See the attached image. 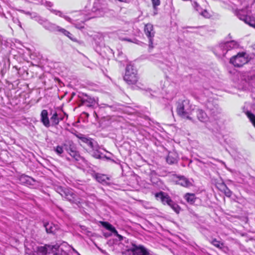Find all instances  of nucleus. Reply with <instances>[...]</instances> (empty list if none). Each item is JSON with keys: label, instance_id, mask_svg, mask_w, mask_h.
<instances>
[{"label": "nucleus", "instance_id": "obj_33", "mask_svg": "<svg viewBox=\"0 0 255 255\" xmlns=\"http://www.w3.org/2000/svg\"><path fill=\"white\" fill-rule=\"evenodd\" d=\"M55 151L58 154H61L63 152V149L62 146H57L55 149Z\"/></svg>", "mask_w": 255, "mask_h": 255}, {"label": "nucleus", "instance_id": "obj_25", "mask_svg": "<svg viewBox=\"0 0 255 255\" xmlns=\"http://www.w3.org/2000/svg\"><path fill=\"white\" fill-rule=\"evenodd\" d=\"M211 243L213 246L219 249H222L224 247V244L219 241H218L216 239H213L211 242Z\"/></svg>", "mask_w": 255, "mask_h": 255}, {"label": "nucleus", "instance_id": "obj_32", "mask_svg": "<svg viewBox=\"0 0 255 255\" xmlns=\"http://www.w3.org/2000/svg\"><path fill=\"white\" fill-rule=\"evenodd\" d=\"M192 6L194 7V9L198 12H199L202 9L196 1H194L192 2Z\"/></svg>", "mask_w": 255, "mask_h": 255}, {"label": "nucleus", "instance_id": "obj_1", "mask_svg": "<svg viewBox=\"0 0 255 255\" xmlns=\"http://www.w3.org/2000/svg\"><path fill=\"white\" fill-rule=\"evenodd\" d=\"M59 248V246L58 244L46 245L44 246L38 247L37 248V254L38 255H68L65 252L60 254Z\"/></svg>", "mask_w": 255, "mask_h": 255}, {"label": "nucleus", "instance_id": "obj_24", "mask_svg": "<svg viewBox=\"0 0 255 255\" xmlns=\"http://www.w3.org/2000/svg\"><path fill=\"white\" fill-rule=\"evenodd\" d=\"M68 188H63L61 186H57L55 187V189L56 191L60 194L62 197L64 196L65 195L66 192V190Z\"/></svg>", "mask_w": 255, "mask_h": 255}, {"label": "nucleus", "instance_id": "obj_5", "mask_svg": "<svg viewBox=\"0 0 255 255\" xmlns=\"http://www.w3.org/2000/svg\"><path fill=\"white\" fill-rule=\"evenodd\" d=\"M238 17L246 23L255 28V18L248 15V12L245 9H239L236 11Z\"/></svg>", "mask_w": 255, "mask_h": 255}, {"label": "nucleus", "instance_id": "obj_6", "mask_svg": "<svg viewBox=\"0 0 255 255\" xmlns=\"http://www.w3.org/2000/svg\"><path fill=\"white\" fill-rule=\"evenodd\" d=\"M230 63L235 67H240L248 62L247 54L245 52L239 53L230 59Z\"/></svg>", "mask_w": 255, "mask_h": 255}, {"label": "nucleus", "instance_id": "obj_7", "mask_svg": "<svg viewBox=\"0 0 255 255\" xmlns=\"http://www.w3.org/2000/svg\"><path fill=\"white\" fill-rule=\"evenodd\" d=\"M65 195L63 197L73 204L79 206L82 203V199L75 194L73 190L70 189L66 190Z\"/></svg>", "mask_w": 255, "mask_h": 255}, {"label": "nucleus", "instance_id": "obj_30", "mask_svg": "<svg viewBox=\"0 0 255 255\" xmlns=\"http://www.w3.org/2000/svg\"><path fill=\"white\" fill-rule=\"evenodd\" d=\"M202 16L205 18H210L211 16V14L207 10L202 9L199 12Z\"/></svg>", "mask_w": 255, "mask_h": 255}, {"label": "nucleus", "instance_id": "obj_16", "mask_svg": "<svg viewBox=\"0 0 255 255\" xmlns=\"http://www.w3.org/2000/svg\"><path fill=\"white\" fill-rule=\"evenodd\" d=\"M81 101L83 105L88 107L92 106L95 103V99L87 95H85L84 96L81 98Z\"/></svg>", "mask_w": 255, "mask_h": 255}, {"label": "nucleus", "instance_id": "obj_29", "mask_svg": "<svg viewBox=\"0 0 255 255\" xmlns=\"http://www.w3.org/2000/svg\"><path fill=\"white\" fill-rule=\"evenodd\" d=\"M247 115L249 119H250V121L252 122V123L253 124L254 127H255V116L252 113L248 112L247 113Z\"/></svg>", "mask_w": 255, "mask_h": 255}, {"label": "nucleus", "instance_id": "obj_3", "mask_svg": "<svg viewBox=\"0 0 255 255\" xmlns=\"http://www.w3.org/2000/svg\"><path fill=\"white\" fill-rule=\"evenodd\" d=\"M124 80L129 85L135 84L137 82V71L132 65H128L127 66Z\"/></svg>", "mask_w": 255, "mask_h": 255}, {"label": "nucleus", "instance_id": "obj_22", "mask_svg": "<svg viewBox=\"0 0 255 255\" xmlns=\"http://www.w3.org/2000/svg\"><path fill=\"white\" fill-rule=\"evenodd\" d=\"M50 10L51 12L53 13L55 15H59V16H60L61 17H63L66 20H67L70 22H72L71 19L69 17L64 15L61 11L53 9H50Z\"/></svg>", "mask_w": 255, "mask_h": 255}, {"label": "nucleus", "instance_id": "obj_2", "mask_svg": "<svg viewBox=\"0 0 255 255\" xmlns=\"http://www.w3.org/2000/svg\"><path fill=\"white\" fill-rule=\"evenodd\" d=\"M239 45L238 43L234 40L222 42L215 47V52L219 56H224L228 50L237 48Z\"/></svg>", "mask_w": 255, "mask_h": 255}, {"label": "nucleus", "instance_id": "obj_9", "mask_svg": "<svg viewBox=\"0 0 255 255\" xmlns=\"http://www.w3.org/2000/svg\"><path fill=\"white\" fill-rule=\"evenodd\" d=\"M130 250L131 251L132 255H149L148 252L142 246L132 245Z\"/></svg>", "mask_w": 255, "mask_h": 255}, {"label": "nucleus", "instance_id": "obj_14", "mask_svg": "<svg viewBox=\"0 0 255 255\" xmlns=\"http://www.w3.org/2000/svg\"><path fill=\"white\" fill-rule=\"evenodd\" d=\"M92 175L98 182L103 184H108L107 180H110V178L105 174L95 173L94 172L93 173H92Z\"/></svg>", "mask_w": 255, "mask_h": 255}, {"label": "nucleus", "instance_id": "obj_39", "mask_svg": "<svg viewBox=\"0 0 255 255\" xmlns=\"http://www.w3.org/2000/svg\"><path fill=\"white\" fill-rule=\"evenodd\" d=\"M76 27L78 28H83L84 27V26L83 25H81V26H77V25H76Z\"/></svg>", "mask_w": 255, "mask_h": 255}, {"label": "nucleus", "instance_id": "obj_28", "mask_svg": "<svg viewBox=\"0 0 255 255\" xmlns=\"http://www.w3.org/2000/svg\"><path fill=\"white\" fill-rule=\"evenodd\" d=\"M169 206L170 207H171V208L177 213H178L180 211V207L177 204H176L175 203H174L172 200V203H170L169 204Z\"/></svg>", "mask_w": 255, "mask_h": 255}, {"label": "nucleus", "instance_id": "obj_4", "mask_svg": "<svg viewBox=\"0 0 255 255\" xmlns=\"http://www.w3.org/2000/svg\"><path fill=\"white\" fill-rule=\"evenodd\" d=\"M191 105L188 100H184L179 103L177 107L178 114L183 118L191 120L189 115L190 113Z\"/></svg>", "mask_w": 255, "mask_h": 255}, {"label": "nucleus", "instance_id": "obj_34", "mask_svg": "<svg viewBox=\"0 0 255 255\" xmlns=\"http://www.w3.org/2000/svg\"><path fill=\"white\" fill-rule=\"evenodd\" d=\"M152 4L154 7L157 6H158L160 4V0H152Z\"/></svg>", "mask_w": 255, "mask_h": 255}, {"label": "nucleus", "instance_id": "obj_42", "mask_svg": "<svg viewBox=\"0 0 255 255\" xmlns=\"http://www.w3.org/2000/svg\"><path fill=\"white\" fill-rule=\"evenodd\" d=\"M118 0L120 1H121V2H124V1H126V0Z\"/></svg>", "mask_w": 255, "mask_h": 255}, {"label": "nucleus", "instance_id": "obj_27", "mask_svg": "<svg viewBox=\"0 0 255 255\" xmlns=\"http://www.w3.org/2000/svg\"><path fill=\"white\" fill-rule=\"evenodd\" d=\"M58 31L67 36L70 39H72V34L66 29L60 27Z\"/></svg>", "mask_w": 255, "mask_h": 255}, {"label": "nucleus", "instance_id": "obj_37", "mask_svg": "<svg viewBox=\"0 0 255 255\" xmlns=\"http://www.w3.org/2000/svg\"><path fill=\"white\" fill-rule=\"evenodd\" d=\"M175 160H166V161L170 164H174L175 163Z\"/></svg>", "mask_w": 255, "mask_h": 255}, {"label": "nucleus", "instance_id": "obj_10", "mask_svg": "<svg viewBox=\"0 0 255 255\" xmlns=\"http://www.w3.org/2000/svg\"><path fill=\"white\" fill-rule=\"evenodd\" d=\"M155 197L157 200H160L164 204H167L168 205L172 203V200L169 196L164 192H160L155 194Z\"/></svg>", "mask_w": 255, "mask_h": 255}, {"label": "nucleus", "instance_id": "obj_19", "mask_svg": "<svg viewBox=\"0 0 255 255\" xmlns=\"http://www.w3.org/2000/svg\"><path fill=\"white\" fill-rule=\"evenodd\" d=\"M103 225L107 230L110 231L115 235H116L118 237L120 241L123 240L124 237L118 234L117 231L116 230L115 227H114L111 224L107 222H104Z\"/></svg>", "mask_w": 255, "mask_h": 255}, {"label": "nucleus", "instance_id": "obj_38", "mask_svg": "<svg viewBox=\"0 0 255 255\" xmlns=\"http://www.w3.org/2000/svg\"><path fill=\"white\" fill-rule=\"evenodd\" d=\"M253 54L255 56V45H254L253 46Z\"/></svg>", "mask_w": 255, "mask_h": 255}, {"label": "nucleus", "instance_id": "obj_13", "mask_svg": "<svg viewBox=\"0 0 255 255\" xmlns=\"http://www.w3.org/2000/svg\"><path fill=\"white\" fill-rule=\"evenodd\" d=\"M176 183L185 187H189L192 185L188 179L183 176H177Z\"/></svg>", "mask_w": 255, "mask_h": 255}, {"label": "nucleus", "instance_id": "obj_20", "mask_svg": "<svg viewBox=\"0 0 255 255\" xmlns=\"http://www.w3.org/2000/svg\"><path fill=\"white\" fill-rule=\"evenodd\" d=\"M184 198L187 202L190 204H194L197 200L194 194L186 193L184 196Z\"/></svg>", "mask_w": 255, "mask_h": 255}, {"label": "nucleus", "instance_id": "obj_12", "mask_svg": "<svg viewBox=\"0 0 255 255\" xmlns=\"http://www.w3.org/2000/svg\"><path fill=\"white\" fill-rule=\"evenodd\" d=\"M76 136L90 148H93L94 147V142L92 138L88 137L82 134H76Z\"/></svg>", "mask_w": 255, "mask_h": 255}, {"label": "nucleus", "instance_id": "obj_17", "mask_svg": "<svg viewBox=\"0 0 255 255\" xmlns=\"http://www.w3.org/2000/svg\"><path fill=\"white\" fill-rule=\"evenodd\" d=\"M41 121L43 124L47 128L50 127V122L48 117V112L46 110H43L41 111Z\"/></svg>", "mask_w": 255, "mask_h": 255}, {"label": "nucleus", "instance_id": "obj_15", "mask_svg": "<svg viewBox=\"0 0 255 255\" xmlns=\"http://www.w3.org/2000/svg\"><path fill=\"white\" fill-rule=\"evenodd\" d=\"M46 231L48 234H55L56 231L58 230L57 225L54 224L52 223H46L44 224Z\"/></svg>", "mask_w": 255, "mask_h": 255}, {"label": "nucleus", "instance_id": "obj_23", "mask_svg": "<svg viewBox=\"0 0 255 255\" xmlns=\"http://www.w3.org/2000/svg\"><path fill=\"white\" fill-rule=\"evenodd\" d=\"M53 126L57 125L59 123V118L57 113H54L50 118Z\"/></svg>", "mask_w": 255, "mask_h": 255}, {"label": "nucleus", "instance_id": "obj_8", "mask_svg": "<svg viewBox=\"0 0 255 255\" xmlns=\"http://www.w3.org/2000/svg\"><path fill=\"white\" fill-rule=\"evenodd\" d=\"M144 30L145 35L149 39V48L150 49H152L153 48V37H154L155 34L153 25L150 23L145 24Z\"/></svg>", "mask_w": 255, "mask_h": 255}, {"label": "nucleus", "instance_id": "obj_21", "mask_svg": "<svg viewBox=\"0 0 255 255\" xmlns=\"http://www.w3.org/2000/svg\"><path fill=\"white\" fill-rule=\"evenodd\" d=\"M60 26L54 23H47L45 25V28L52 32L58 31Z\"/></svg>", "mask_w": 255, "mask_h": 255}, {"label": "nucleus", "instance_id": "obj_11", "mask_svg": "<svg viewBox=\"0 0 255 255\" xmlns=\"http://www.w3.org/2000/svg\"><path fill=\"white\" fill-rule=\"evenodd\" d=\"M18 180L20 183L27 185H34L36 182L32 177L24 174L20 175L18 178Z\"/></svg>", "mask_w": 255, "mask_h": 255}, {"label": "nucleus", "instance_id": "obj_31", "mask_svg": "<svg viewBox=\"0 0 255 255\" xmlns=\"http://www.w3.org/2000/svg\"><path fill=\"white\" fill-rule=\"evenodd\" d=\"M224 192L226 196L229 197H231L232 194V192L227 188L226 185H224Z\"/></svg>", "mask_w": 255, "mask_h": 255}, {"label": "nucleus", "instance_id": "obj_35", "mask_svg": "<svg viewBox=\"0 0 255 255\" xmlns=\"http://www.w3.org/2000/svg\"><path fill=\"white\" fill-rule=\"evenodd\" d=\"M122 40H125V41H128V42H134V41H132L131 39H127V38H122L121 39ZM134 43H136L138 44H143L142 42H140V43H137V42H134Z\"/></svg>", "mask_w": 255, "mask_h": 255}, {"label": "nucleus", "instance_id": "obj_41", "mask_svg": "<svg viewBox=\"0 0 255 255\" xmlns=\"http://www.w3.org/2000/svg\"><path fill=\"white\" fill-rule=\"evenodd\" d=\"M17 22H18V24H19V26H20L21 28H22V27H21V23H20V21H19L18 19H17Z\"/></svg>", "mask_w": 255, "mask_h": 255}, {"label": "nucleus", "instance_id": "obj_40", "mask_svg": "<svg viewBox=\"0 0 255 255\" xmlns=\"http://www.w3.org/2000/svg\"><path fill=\"white\" fill-rule=\"evenodd\" d=\"M58 117L59 118V121L63 120V118L62 116H58Z\"/></svg>", "mask_w": 255, "mask_h": 255}, {"label": "nucleus", "instance_id": "obj_26", "mask_svg": "<svg viewBox=\"0 0 255 255\" xmlns=\"http://www.w3.org/2000/svg\"><path fill=\"white\" fill-rule=\"evenodd\" d=\"M94 157L97 159H103L105 158H106V159H110V158L107 157L106 156L103 155L102 153H100V152L98 150H96L94 152Z\"/></svg>", "mask_w": 255, "mask_h": 255}, {"label": "nucleus", "instance_id": "obj_18", "mask_svg": "<svg viewBox=\"0 0 255 255\" xmlns=\"http://www.w3.org/2000/svg\"><path fill=\"white\" fill-rule=\"evenodd\" d=\"M196 116L198 120L202 122H206L208 120L207 114L201 109H197L196 111Z\"/></svg>", "mask_w": 255, "mask_h": 255}, {"label": "nucleus", "instance_id": "obj_36", "mask_svg": "<svg viewBox=\"0 0 255 255\" xmlns=\"http://www.w3.org/2000/svg\"><path fill=\"white\" fill-rule=\"evenodd\" d=\"M45 4L46 6L49 7H51L52 6V3L50 1H46Z\"/></svg>", "mask_w": 255, "mask_h": 255}]
</instances>
